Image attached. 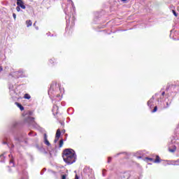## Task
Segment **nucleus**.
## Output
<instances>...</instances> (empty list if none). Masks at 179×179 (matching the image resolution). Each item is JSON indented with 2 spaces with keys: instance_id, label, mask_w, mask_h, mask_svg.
Listing matches in <instances>:
<instances>
[{
  "instance_id": "1",
  "label": "nucleus",
  "mask_w": 179,
  "mask_h": 179,
  "mask_svg": "<svg viewBox=\"0 0 179 179\" xmlns=\"http://www.w3.org/2000/svg\"><path fill=\"white\" fill-rule=\"evenodd\" d=\"M63 159L67 164H73L76 162V154L71 148H68L63 152Z\"/></svg>"
},
{
  "instance_id": "2",
  "label": "nucleus",
  "mask_w": 179,
  "mask_h": 179,
  "mask_svg": "<svg viewBox=\"0 0 179 179\" xmlns=\"http://www.w3.org/2000/svg\"><path fill=\"white\" fill-rule=\"evenodd\" d=\"M68 2L69 3H71L72 8L70 12L68 11V9H64V12L66 15V19L69 18V24L73 26L75 24V6L73 5V1H72V0H68Z\"/></svg>"
},
{
  "instance_id": "3",
  "label": "nucleus",
  "mask_w": 179,
  "mask_h": 179,
  "mask_svg": "<svg viewBox=\"0 0 179 179\" xmlns=\"http://www.w3.org/2000/svg\"><path fill=\"white\" fill-rule=\"evenodd\" d=\"M11 75L14 78H23V71H15Z\"/></svg>"
},
{
  "instance_id": "4",
  "label": "nucleus",
  "mask_w": 179,
  "mask_h": 179,
  "mask_svg": "<svg viewBox=\"0 0 179 179\" xmlns=\"http://www.w3.org/2000/svg\"><path fill=\"white\" fill-rule=\"evenodd\" d=\"M60 137H61V129H58L57 130L55 138L54 141L55 143H57V142H58V141H59Z\"/></svg>"
},
{
  "instance_id": "5",
  "label": "nucleus",
  "mask_w": 179,
  "mask_h": 179,
  "mask_svg": "<svg viewBox=\"0 0 179 179\" xmlns=\"http://www.w3.org/2000/svg\"><path fill=\"white\" fill-rule=\"evenodd\" d=\"M17 5L22 9H26V6H24V3L22 0L20 1H17Z\"/></svg>"
},
{
  "instance_id": "6",
  "label": "nucleus",
  "mask_w": 179,
  "mask_h": 179,
  "mask_svg": "<svg viewBox=\"0 0 179 179\" xmlns=\"http://www.w3.org/2000/svg\"><path fill=\"white\" fill-rule=\"evenodd\" d=\"M153 101H155V96H152V98L148 101V106L150 108H152V106H153Z\"/></svg>"
},
{
  "instance_id": "7",
  "label": "nucleus",
  "mask_w": 179,
  "mask_h": 179,
  "mask_svg": "<svg viewBox=\"0 0 179 179\" xmlns=\"http://www.w3.org/2000/svg\"><path fill=\"white\" fill-rule=\"evenodd\" d=\"M44 143L49 148L51 147V143H50V141L47 139V134H44Z\"/></svg>"
},
{
  "instance_id": "8",
  "label": "nucleus",
  "mask_w": 179,
  "mask_h": 179,
  "mask_svg": "<svg viewBox=\"0 0 179 179\" xmlns=\"http://www.w3.org/2000/svg\"><path fill=\"white\" fill-rule=\"evenodd\" d=\"M174 89H176V85L171 83L168 84L166 90H174Z\"/></svg>"
},
{
  "instance_id": "9",
  "label": "nucleus",
  "mask_w": 179,
  "mask_h": 179,
  "mask_svg": "<svg viewBox=\"0 0 179 179\" xmlns=\"http://www.w3.org/2000/svg\"><path fill=\"white\" fill-rule=\"evenodd\" d=\"M15 104L20 108V110L21 111H23V110H24V108L23 107V106H22V104H20V103H19L17 102H15Z\"/></svg>"
},
{
  "instance_id": "10",
  "label": "nucleus",
  "mask_w": 179,
  "mask_h": 179,
  "mask_svg": "<svg viewBox=\"0 0 179 179\" xmlns=\"http://www.w3.org/2000/svg\"><path fill=\"white\" fill-rule=\"evenodd\" d=\"M169 152H171V153H174V152L177 150V147H176V145H173V148H169Z\"/></svg>"
},
{
  "instance_id": "11",
  "label": "nucleus",
  "mask_w": 179,
  "mask_h": 179,
  "mask_svg": "<svg viewBox=\"0 0 179 179\" xmlns=\"http://www.w3.org/2000/svg\"><path fill=\"white\" fill-rule=\"evenodd\" d=\"M27 122H29V124H33L34 122V118L31 117H29L27 120Z\"/></svg>"
},
{
  "instance_id": "12",
  "label": "nucleus",
  "mask_w": 179,
  "mask_h": 179,
  "mask_svg": "<svg viewBox=\"0 0 179 179\" xmlns=\"http://www.w3.org/2000/svg\"><path fill=\"white\" fill-rule=\"evenodd\" d=\"M26 24H27V27H30V26L33 24V22H31V20H29L26 21Z\"/></svg>"
},
{
  "instance_id": "13",
  "label": "nucleus",
  "mask_w": 179,
  "mask_h": 179,
  "mask_svg": "<svg viewBox=\"0 0 179 179\" xmlns=\"http://www.w3.org/2000/svg\"><path fill=\"white\" fill-rule=\"evenodd\" d=\"M9 157H11L12 159L10 160V164H11L12 166H15V164H13V155H9Z\"/></svg>"
},
{
  "instance_id": "14",
  "label": "nucleus",
  "mask_w": 179,
  "mask_h": 179,
  "mask_svg": "<svg viewBox=\"0 0 179 179\" xmlns=\"http://www.w3.org/2000/svg\"><path fill=\"white\" fill-rule=\"evenodd\" d=\"M142 151H138L136 152L137 159H142Z\"/></svg>"
},
{
  "instance_id": "15",
  "label": "nucleus",
  "mask_w": 179,
  "mask_h": 179,
  "mask_svg": "<svg viewBox=\"0 0 179 179\" xmlns=\"http://www.w3.org/2000/svg\"><path fill=\"white\" fill-rule=\"evenodd\" d=\"M62 146H64V140L63 139L59 141V148H62Z\"/></svg>"
},
{
  "instance_id": "16",
  "label": "nucleus",
  "mask_w": 179,
  "mask_h": 179,
  "mask_svg": "<svg viewBox=\"0 0 179 179\" xmlns=\"http://www.w3.org/2000/svg\"><path fill=\"white\" fill-rule=\"evenodd\" d=\"M24 97L25 99H27V100H30V99H31V96H30V95L29 94H25Z\"/></svg>"
},
{
  "instance_id": "17",
  "label": "nucleus",
  "mask_w": 179,
  "mask_h": 179,
  "mask_svg": "<svg viewBox=\"0 0 179 179\" xmlns=\"http://www.w3.org/2000/svg\"><path fill=\"white\" fill-rule=\"evenodd\" d=\"M160 162V158L159 156H157L155 160L154 161V163H159Z\"/></svg>"
},
{
  "instance_id": "18",
  "label": "nucleus",
  "mask_w": 179,
  "mask_h": 179,
  "mask_svg": "<svg viewBox=\"0 0 179 179\" xmlns=\"http://www.w3.org/2000/svg\"><path fill=\"white\" fill-rule=\"evenodd\" d=\"M52 111H58V106L57 105L53 106Z\"/></svg>"
},
{
  "instance_id": "19",
  "label": "nucleus",
  "mask_w": 179,
  "mask_h": 179,
  "mask_svg": "<svg viewBox=\"0 0 179 179\" xmlns=\"http://www.w3.org/2000/svg\"><path fill=\"white\" fill-rule=\"evenodd\" d=\"M175 161H171V163H168L169 165L172 164L173 166H177V164H175Z\"/></svg>"
},
{
  "instance_id": "20",
  "label": "nucleus",
  "mask_w": 179,
  "mask_h": 179,
  "mask_svg": "<svg viewBox=\"0 0 179 179\" xmlns=\"http://www.w3.org/2000/svg\"><path fill=\"white\" fill-rule=\"evenodd\" d=\"M52 92V85H51L50 89L48 91V94H51Z\"/></svg>"
},
{
  "instance_id": "21",
  "label": "nucleus",
  "mask_w": 179,
  "mask_h": 179,
  "mask_svg": "<svg viewBox=\"0 0 179 179\" xmlns=\"http://www.w3.org/2000/svg\"><path fill=\"white\" fill-rule=\"evenodd\" d=\"M157 111V106L154 108V110H152V113H156Z\"/></svg>"
},
{
  "instance_id": "22",
  "label": "nucleus",
  "mask_w": 179,
  "mask_h": 179,
  "mask_svg": "<svg viewBox=\"0 0 179 179\" xmlns=\"http://www.w3.org/2000/svg\"><path fill=\"white\" fill-rule=\"evenodd\" d=\"M16 10L17 12H20V7L19 6L16 7Z\"/></svg>"
},
{
  "instance_id": "23",
  "label": "nucleus",
  "mask_w": 179,
  "mask_h": 179,
  "mask_svg": "<svg viewBox=\"0 0 179 179\" xmlns=\"http://www.w3.org/2000/svg\"><path fill=\"white\" fill-rule=\"evenodd\" d=\"M29 136H31V135L34 136V135H36V133H34L33 131H31V132L29 133Z\"/></svg>"
},
{
  "instance_id": "24",
  "label": "nucleus",
  "mask_w": 179,
  "mask_h": 179,
  "mask_svg": "<svg viewBox=\"0 0 179 179\" xmlns=\"http://www.w3.org/2000/svg\"><path fill=\"white\" fill-rule=\"evenodd\" d=\"M172 12H173L174 16H176V17H177V13L176 12V10H173Z\"/></svg>"
},
{
  "instance_id": "25",
  "label": "nucleus",
  "mask_w": 179,
  "mask_h": 179,
  "mask_svg": "<svg viewBox=\"0 0 179 179\" xmlns=\"http://www.w3.org/2000/svg\"><path fill=\"white\" fill-rule=\"evenodd\" d=\"M111 160H112V158L111 157H108V163H111Z\"/></svg>"
},
{
  "instance_id": "26",
  "label": "nucleus",
  "mask_w": 179,
  "mask_h": 179,
  "mask_svg": "<svg viewBox=\"0 0 179 179\" xmlns=\"http://www.w3.org/2000/svg\"><path fill=\"white\" fill-rule=\"evenodd\" d=\"M9 89L12 91L13 90V85H9Z\"/></svg>"
},
{
  "instance_id": "27",
  "label": "nucleus",
  "mask_w": 179,
  "mask_h": 179,
  "mask_svg": "<svg viewBox=\"0 0 179 179\" xmlns=\"http://www.w3.org/2000/svg\"><path fill=\"white\" fill-rule=\"evenodd\" d=\"M146 159H147L148 160H150V162H153V159H152V158L147 157Z\"/></svg>"
},
{
  "instance_id": "28",
  "label": "nucleus",
  "mask_w": 179,
  "mask_h": 179,
  "mask_svg": "<svg viewBox=\"0 0 179 179\" xmlns=\"http://www.w3.org/2000/svg\"><path fill=\"white\" fill-rule=\"evenodd\" d=\"M13 17L14 18V20H16V15L15 13L13 14Z\"/></svg>"
},
{
  "instance_id": "29",
  "label": "nucleus",
  "mask_w": 179,
  "mask_h": 179,
  "mask_svg": "<svg viewBox=\"0 0 179 179\" xmlns=\"http://www.w3.org/2000/svg\"><path fill=\"white\" fill-rule=\"evenodd\" d=\"M62 179H66V176L63 175V176H62Z\"/></svg>"
},
{
  "instance_id": "30",
  "label": "nucleus",
  "mask_w": 179,
  "mask_h": 179,
  "mask_svg": "<svg viewBox=\"0 0 179 179\" xmlns=\"http://www.w3.org/2000/svg\"><path fill=\"white\" fill-rule=\"evenodd\" d=\"M164 94H166V92H163L162 93V96H164Z\"/></svg>"
},
{
  "instance_id": "31",
  "label": "nucleus",
  "mask_w": 179,
  "mask_h": 179,
  "mask_svg": "<svg viewBox=\"0 0 179 179\" xmlns=\"http://www.w3.org/2000/svg\"><path fill=\"white\" fill-rule=\"evenodd\" d=\"M5 156V154H3L0 156V157H3Z\"/></svg>"
},
{
  "instance_id": "32",
  "label": "nucleus",
  "mask_w": 179,
  "mask_h": 179,
  "mask_svg": "<svg viewBox=\"0 0 179 179\" xmlns=\"http://www.w3.org/2000/svg\"><path fill=\"white\" fill-rule=\"evenodd\" d=\"M75 179H79V178L78 177V175L76 176Z\"/></svg>"
},
{
  "instance_id": "33",
  "label": "nucleus",
  "mask_w": 179,
  "mask_h": 179,
  "mask_svg": "<svg viewBox=\"0 0 179 179\" xmlns=\"http://www.w3.org/2000/svg\"><path fill=\"white\" fill-rule=\"evenodd\" d=\"M2 69H3L0 66V72H1Z\"/></svg>"
},
{
  "instance_id": "34",
  "label": "nucleus",
  "mask_w": 179,
  "mask_h": 179,
  "mask_svg": "<svg viewBox=\"0 0 179 179\" xmlns=\"http://www.w3.org/2000/svg\"><path fill=\"white\" fill-rule=\"evenodd\" d=\"M106 171V170L103 171V176H104V172Z\"/></svg>"
},
{
  "instance_id": "35",
  "label": "nucleus",
  "mask_w": 179,
  "mask_h": 179,
  "mask_svg": "<svg viewBox=\"0 0 179 179\" xmlns=\"http://www.w3.org/2000/svg\"><path fill=\"white\" fill-rule=\"evenodd\" d=\"M166 106H167V107H169V103H166Z\"/></svg>"
},
{
  "instance_id": "36",
  "label": "nucleus",
  "mask_w": 179,
  "mask_h": 179,
  "mask_svg": "<svg viewBox=\"0 0 179 179\" xmlns=\"http://www.w3.org/2000/svg\"><path fill=\"white\" fill-rule=\"evenodd\" d=\"M17 2H20L22 0H17Z\"/></svg>"
},
{
  "instance_id": "37",
  "label": "nucleus",
  "mask_w": 179,
  "mask_h": 179,
  "mask_svg": "<svg viewBox=\"0 0 179 179\" xmlns=\"http://www.w3.org/2000/svg\"><path fill=\"white\" fill-rule=\"evenodd\" d=\"M36 30H38V27H36Z\"/></svg>"
},
{
  "instance_id": "38",
  "label": "nucleus",
  "mask_w": 179,
  "mask_h": 179,
  "mask_svg": "<svg viewBox=\"0 0 179 179\" xmlns=\"http://www.w3.org/2000/svg\"><path fill=\"white\" fill-rule=\"evenodd\" d=\"M3 143L4 145H6V142H3Z\"/></svg>"
},
{
  "instance_id": "39",
  "label": "nucleus",
  "mask_w": 179,
  "mask_h": 179,
  "mask_svg": "<svg viewBox=\"0 0 179 179\" xmlns=\"http://www.w3.org/2000/svg\"><path fill=\"white\" fill-rule=\"evenodd\" d=\"M158 101H162V100H160V99H158Z\"/></svg>"
},
{
  "instance_id": "40",
  "label": "nucleus",
  "mask_w": 179,
  "mask_h": 179,
  "mask_svg": "<svg viewBox=\"0 0 179 179\" xmlns=\"http://www.w3.org/2000/svg\"><path fill=\"white\" fill-rule=\"evenodd\" d=\"M34 26H36V22L34 24Z\"/></svg>"
},
{
  "instance_id": "41",
  "label": "nucleus",
  "mask_w": 179,
  "mask_h": 179,
  "mask_svg": "<svg viewBox=\"0 0 179 179\" xmlns=\"http://www.w3.org/2000/svg\"><path fill=\"white\" fill-rule=\"evenodd\" d=\"M57 97H59V95H57Z\"/></svg>"
},
{
  "instance_id": "42",
  "label": "nucleus",
  "mask_w": 179,
  "mask_h": 179,
  "mask_svg": "<svg viewBox=\"0 0 179 179\" xmlns=\"http://www.w3.org/2000/svg\"><path fill=\"white\" fill-rule=\"evenodd\" d=\"M66 23L68 24V20H66Z\"/></svg>"
},
{
  "instance_id": "43",
  "label": "nucleus",
  "mask_w": 179,
  "mask_h": 179,
  "mask_svg": "<svg viewBox=\"0 0 179 179\" xmlns=\"http://www.w3.org/2000/svg\"><path fill=\"white\" fill-rule=\"evenodd\" d=\"M1 162H3V161H1Z\"/></svg>"
}]
</instances>
